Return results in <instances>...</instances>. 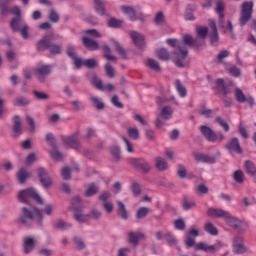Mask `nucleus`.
<instances>
[{
	"label": "nucleus",
	"mask_w": 256,
	"mask_h": 256,
	"mask_svg": "<svg viewBox=\"0 0 256 256\" xmlns=\"http://www.w3.org/2000/svg\"><path fill=\"white\" fill-rule=\"evenodd\" d=\"M207 215L212 219H224L228 227H231L235 231H240L241 233H245V231H247L249 227L247 223L231 215L229 211L223 210L221 208H209L207 211Z\"/></svg>",
	"instance_id": "obj_1"
},
{
	"label": "nucleus",
	"mask_w": 256,
	"mask_h": 256,
	"mask_svg": "<svg viewBox=\"0 0 256 256\" xmlns=\"http://www.w3.org/2000/svg\"><path fill=\"white\" fill-rule=\"evenodd\" d=\"M188 53L189 51H187L186 47L178 46L177 49L171 53H169L167 49L161 48L160 50H157L156 55L160 61H169V59H172L176 67H185L183 61L187 59Z\"/></svg>",
	"instance_id": "obj_2"
},
{
	"label": "nucleus",
	"mask_w": 256,
	"mask_h": 256,
	"mask_svg": "<svg viewBox=\"0 0 256 256\" xmlns=\"http://www.w3.org/2000/svg\"><path fill=\"white\" fill-rule=\"evenodd\" d=\"M54 38L55 33L44 35L36 43V50L39 52L48 51L50 55H61V53H63V44L53 43Z\"/></svg>",
	"instance_id": "obj_3"
},
{
	"label": "nucleus",
	"mask_w": 256,
	"mask_h": 256,
	"mask_svg": "<svg viewBox=\"0 0 256 256\" xmlns=\"http://www.w3.org/2000/svg\"><path fill=\"white\" fill-rule=\"evenodd\" d=\"M36 217L38 218V223H43V212H41V209L36 206L22 207L18 223L24 225V227H29Z\"/></svg>",
	"instance_id": "obj_4"
},
{
	"label": "nucleus",
	"mask_w": 256,
	"mask_h": 256,
	"mask_svg": "<svg viewBox=\"0 0 256 256\" xmlns=\"http://www.w3.org/2000/svg\"><path fill=\"white\" fill-rule=\"evenodd\" d=\"M31 199L36 201L38 205H43V198L37 193V191L33 188H27L21 190L18 194L19 203H24L25 205H29L31 207Z\"/></svg>",
	"instance_id": "obj_5"
},
{
	"label": "nucleus",
	"mask_w": 256,
	"mask_h": 256,
	"mask_svg": "<svg viewBox=\"0 0 256 256\" xmlns=\"http://www.w3.org/2000/svg\"><path fill=\"white\" fill-rule=\"evenodd\" d=\"M199 130L206 141H209L210 143H217V141L221 142L223 139H225V136L222 132H215L213 129H211V127L207 125H201Z\"/></svg>",
	"instance_id": "obj_6"
},
{
	"label": "nucleus",
	"mask_w": 256,
	"mask_h": 256,
	"mask_svg": "<svg viewBox=\"0 0 256 256\" xmlns=\"http://www.w3.org/2000/svg\"><path fill=\"white\" fill-rule=\"evenodd\" d=\"M253 6V1H246L242 4L239 19L240 27H245V25L251 21V17H253Z\"/></svg>",
	"instance_id": "obj_7"
},
{
	"label": "nucleus",
	"mask_w": 256,
	"mask_h": 256,
	"mask_svg": "<svg viewBox=\"0 0 256 256\" xmlns=\"http://www.w3.org/2000/svg\"><path fill=\"white\" fill-rule=\"evenodd\" d=\"M36 173L42 187H44V189H50V187L53 185V177H51L49 171L44 167H38L36 169Z\"/></svg>",
	"instance_id": "obj_8"
},
{
	"label": "nucleus",
	"mask_w": 256,
	"mask_h": 256,
	"mask_svg": "<svg viewBox=\"0 0 256 256\" xmlns=\"http://www.w3.org/2000/svg\"><path fill=\"white\" fill-rule=\"evenodd\" d=\"M130 165L145 175L151 171V165L144 158H132L130 159Z\"/></svg>",
	"instance_id": "obj_9"
},
{
	"label": "nucleus",
	"mask_w": 256,
	"mask_h": 256,
	"mask_svg": "<svg viewBox=\"0 0 256 256\" xmlns=\"http://www.w3.org/2000/svg\"><path fill=\"white\" fill-rule=\"evenodd\" d=\"M173 117V109L171 106H164L156 120V127L161 129L165 125V121H169Z\"/></svg>",
	"instance_id": "obj_10"
},
{
	"label": "nucleus",
	"mask_w": 256,
	"mask_h": 256,
	"mask_svg": "<svg viewBox=\"0 0 256 256\" xmlns=\"http://www.w3.org/2000/svg\"><path fill=\"white\" fill-rule=\"evenodd\" d=\"M229 87H235V82L233 81L226 82L223 78H218L216 80L215 89H217L220 93H222L224 97H227V95H230L231 90L229 89Z\"/></svg>",
	"instance_id": "obj_11"
},
{
	"label": "nucleus",
	"mask_w": 256,
	"mask_h": 256,
	"mask_svg": "<svg viewBox=\"0 0 256 256\" xmlns=\"http://www.w3.org/2000/svg\"><path fill=\"white\" fill-rule=\"evenodd\" d=\"M62 141L64 145H67L68 147H71L76 151H79V149H81V142L79 141V131L75 132L69 137H63Z\"/></svg>",
	"instance_id": "obj_12"
},
{
	"label": "nucleus",
	"mask_w": 256,
	"mask_h": 256,
	"mask_svg": "<svg viewBox=\"0 0 256 256\" xmlns=\"http://www.w3.org/2000/svg\"><path fill=\"white\" fill-rule=\"evenodd\" d=\"M222 247L223 244H221V242L209 246L204 242H200L195 246V251H204L205 253H217V251H219Z\"/></svg>",
	"instance_id": "obj_13"
},
{
	"label": "nucleus",
	"mask_w": 256,
	"mask_h": 256,
	"mask_svg": "<svg viewBox=\"0 0 256 256\" xmlns=\"http://www.w3.org/2000/svg\"><path fill=\"white\" fill-rule=\"evenodd\" d=\"M12 133L13 137L17 139L20 135H23V120H21V116L15 115L12 118Z\"/></svg>",
	"instance_id": "obj_14"
},
{
	"label": "nucleus",
	"mask_w": 256,
	"mask_h": 256,
	"mask_svg": "<svg viewBox=\"0 0 256 256\" xmlns=\"http://www.w3.org/2000/svg\"><path fill=\"white\" fill-rule=\"evenodd\" d=\"M225 147L228 153H236V155H243V148H241V142H239V138H232L226 144Z\"/></svg>",
	"instance_id": "obj_15"
},
{
	"label": "nucleus",
	"mask_w": 256,
	"mask_h": 256,
	"mask_svg": "<svg viewBox=\"0 0 256 256\" xmlns=\"http://www.w3.org/2000/svg\"><path fill=\"white\" fill-rule=\"evenodd\" d=\"M51 74V66L50 65H42L35 69V75L40 83H45V79L47 75Z\"/></svg>",
	"instance_id": "obj_16"
},
{
	"label": "nucleus",
	"mask_w": 256,
	"mask_h": 256,
	"mask_svg": "<svg viewBox=\"0 0 256 256\" xmlns=\"http://www.w3.org/2000/svg\"><path fill=\"white\" fill-rule=\"evenodd\" d=\"M130 37L137 49H145V36L137 31H131Z\"/></svg>",
	"instance_id": "obj_17"
},
{
	"label": "nucleus",
	"mask_w": 256,
	"mask_h": 256,
	"mask_svg": "<svg viewBox=\"0 0 256 256\" xmlns=\"http://www.w3.org/2000/svg\"><path fill=\"white\" fill-rule=\"evenodd\" d=\"M192 157H194L195 161H201L202 163H209L210 165H215L217 163V159L213 156H209L207 154L193 152Z\"/></svg>",
	"instance_id": "obj_18"
},
{
	"label": "nucleus",
	"mask_w": 256,
	"mask_h": 256,
	"mask_svg": "<svg viewBox=\"0 0 256 256\" xmlns=\"http://www.w3.org/2000/svg\"><path fill=\"white\" fill-rule=\"evenodd\" d=\"M193 237H199V230H197L194 227H192L190 231L186 234V237H185L186 247L191 248V247L197 246L195 245V239Z\"/></svg>",
	"instance_id": "obj_19"
},
{
	"label": "nucleus",
	"mask_w": 256,
	"mask_h": 256,
	"mask_svg": "<svg viewBox=\"0 0 256 256\" xmlns=\"http://www.w3.org/2000/svg\"><path fill=\"white\" fill-rule=\"evenodd\" d=\"M117 216L122 221H128L129 219V211H127V206L121 200L117 201Z\"/></svg>",
	"instance_id": "obj_20"
},
{
	"label": "nucleus",
	"mask_w": 256,
	"mask_h": 256,
	"mask_svg": "<svg viewBox=\"0 0 256 256\" xmlns=\"http://www.w3.org/2000/svg\"><path fill=\"white\" fill-rule=\"evenodd\" d=\"M195 11H197V4H187L184 12L185 21H195Z\"/></svg>",
	"instance_id": "obj_21"
},
{
	"label": "nucleus",
	"mask_w": 256,
	"mask_h": 256,
	"mask_svg": "<svg viewBox=\"0 0 256 256\" xmlns=\"http://www.w3.org/2000/svg\"><path fill=\"white\" fill-rule=\"evenodd\" d=\"M88 79L90 83L94 87H96V89H98L99 91H105V88L103 87V81L101 80V78H99V76H97L95 72L88 73Z\"/></svg>",
	"instance_id": "obj_22"
},
{
	"label": "nucleus",
	"mask_w": 256,
	"mask_h": 256,
	"mask_svg": "<svg viewBox=\"0 0 256 256\" xmlns=\"http://www.w3.org/2000/svg\"><path fill=\"white\" fill-rule=\"evenodd\" d=\"M82 43L89 51H97L99 49V42L95 41L93 38L83 36Z\"/></svg>",
	"instance_id": "obj_23"
},
{
	"label": "nucleus",
	"mask_w": 256,
	"mask_h": 256,
	"mask_svg": "<svg viewBox=\"0 0 256 256\" xmlns=\"http://www.w3.org/2000/svg\"><path fill=\"white\" fill-rule=\"evenodd\" d=\"M216 13H218L219 15V23H220V27H223V23L225 21V3L223 2V0H219L216 3V9H215Z\"/></svg>",
	"instance_id": "obj_24"
},
{
	"label": "nucleus",
	"mask_w": 256,
	"mask_h": 256,
	"mask_svg": "<svg viewBox=\"0 0 256 256\" xmlns=\"http://www.w3.org/2000/svg\"><path fill=\"white\" fill-rule=\"evenodd\" d=\"M16 177L18 179V183L23 185L24 183H27V179L31 178V172L27 171L25 168H20L16 173Z\"/></svg>",
	"instance_id": "obj_25"
},
{
	"label": "nucleus",
	"mask_w": 256,
	"mask_h": 256,
	"mask_svg": "<svg viewBox=\"0 0 256 256\" xmlns=\"http://www.w3.org/2000/svg\"><path fill=\"white\" fill-rule=\"evenodd\" d=\"M139 239H145V234L141 232H130L128 234V241L134 247H137V245H139Z\"/></svg>",
	"instance_id": "obj_26"
},
{
	"label": "nucleus",
	"mask_w": 256,
	"mask_h": 256,
	"mask_svg": "<svg viewBox=\"0 0 256 256\" xmlns=\"http://www.w3.org/2000/svg\"><path fill=\"white\" fill-rule=\"evenodd\" d=\"M94 9L98 15H101V17L105 15L109 16V14H107V9H105V2H103V0H94Z\"/></svg>",
	"instance_id": "obj_27"
},
{
	"label": "nucleus",
	"mask_w": 256,
	"mask_h": 256,
	"mask_svg": "<svg viewBox=\"0 0 256 256\" xmlns=\"http://www.w3.org/2000/svg\"><path fill=\"white\" fill-rule=\"evenodd\" d=\"M23 248H24V253L26 255H29V253H31V251L35 249V239L32 237L24 238Z\"/></svg>",
	"instance_id": "obj_28"
},
{
	"label": "nucleus",
	"mask_w": 256,
	"mask_h": 256,
	"mask_svg": "<svg viewBox=\"0 0 256 256\" xmlns=\"http://www.w3.org/2000/svg\"><path fill=\"white\" fill-rule=\"evenodd\" d=\"M121 10L124 13V15H127L129 17L130 21H137V11L135 8L131 6H121Z\"/></svg>",
	"instance_id": "obj_29"
},
{
	"label": "nucleus",
	"mask_w": 256,
	"mask_h": 256,
	"mask_svg": "<svg viewBox=\"0 0 256 256\" xmlns=\"http://www.w3.org/2000/svg\"><path fill=\"white\" fill-rule=\"evenodd\" d=\"M244 169L247 175H250V177H255L256 175V167L255 163L251 160H246L244 162Z\"/></svg>",
	"instance_id": "obj_30"
},
{
	"label": "nucleus",
	"mask_w": 256,
	"mask_h": 256,
	"mask_svg": "<svg viewBox=\"0 0 256 256\" xmlns=\"http://www.w3.org/2000/svg\"><path fill=\"white\" fill-rule=\"evenodd\" d=\"M99 193V187L95 183H90L84 192V197H95Z\"/></svg>",
	"instance_id": "obj_31"
},
{
	"label": "nucleus",
	"mask_w": 256,
	"mask_h": 256,
	"mask_svg": "<svg viewBox=\"0 0 256 256\" xmlns=\"http://www.w3.org/2000/svg\"><path fill=\"white\" fill-rule=\"evenodd\" d=\"M23 25V17H14L10 22L11 29L15 32L21 31Z\"/></svg>",
	"instance_id": "obj_32"
},
{
	"label": "nucleus",
	"mask_w": 256,
	"mask_h": 256,
	"mask_svg": "<svg viewBox=\"0 0 256 256\" xmlns=\"http://www.w3.org/2000/svg\"><path fill=\"white\" fill-rule=\"evenodd\" d=\"M110 153L112 155L113 161H115L116 163H119V161H121V147L117 145H112L110 147Z\"/></svg>",
	"instance_id": "obj_33"
},
{
	"label": "nucleus",
	"mask_w": 256,
	"mask_h": 256,
	"mask_svg": "<svg viewBox=\"0 0 256 256\" xmlns=\"http://www.w3.org/2000/svg\"><path fill=\"white\" fill-rule=\"evenodd\" d=\"M71 208L74 212L83 210V201H81L80 196H75L71 200Z\"/></svg>",
	"instance_id": "obj_34"
},
{
	"label": "nucleus",
	"mask_w": 256,
	"mask_h": 256,
	"mask_svg": "<svg viewBox=\"0 0 256 256\" xmlns=\"http://www.w3.org/2000/svg\"><path fill=\"white\" fill-rule=\"evenodd\" d=\"M74 219L77 221V223H87V221H89V215L83 214V210H78L74 212Z\"/></svg>",
	"instance_id": "obj_35"
},
{
	"label": "nucleus",
	"mask_w": 256,
	"mask_h": 256,
	"mask_svg": "<svg viewBox=\"0 0 256 256\" xmlns=\"http://www.w3.org/2000/svg\"><path fill=\"white\" fill-rule=\"evenodd\" d=\"M29 103H31V101L25 96L17 97L13 101L14 107H26V105H29Z\"/></svg>",
	"instance_id": "obj_36"
},
{
	"label": "nucleus",
	"mask_w": 256,
	"mask_h": 256,
	"mask_svg": "<svg viewBox=\"0 0 256 256\" xmlns=\"http://www.w3.org/2000/svg\"><path fill=\"white\" fill-rule=\"evenodd\" d=\"M155 161H156L155 167L158 171H167L168 169L167 160L161 157H156Z\"/></svg>",
	"instance_id": "obj_37"
},
{
	"label": "nucleus",
	"mask_w": 256,
	"mask_h": 256,
	"mask_svg": "<svg viewBox=\"0 0 256 256\" xmlns=\"http://www.w3.org/2000/svg\"><path fill=\"white\" fill-rule=\"evenodd\" d=\"M175 88L179 93L180 97H187V88H185V85L181 83V80L177 79L175 81Z\"/></svg>",
	"instance_id": "obj_38"
},
{
	"label": "nucleus",
	"mask_w": 256,
	"mask_h": 256,
	"mask_svg": "<svg viewBox=\"0 0 256 256\" xmlns=\"http://www.w3.org/2000/svg\"><path fill=\"white\" fill-rule=\"evenodd\" d=\"M182 207H183L184 211H189L190 209L197 207V203L195 201H189L187 196H183Z\"/></svg>",
	"instance_id": "obj_39"
},
{
	"label": "nucleus",
	"mask_w": 256,
	"mask_h": 256,
	"mask_svg": "<svg viewBox=\"0 0 256 256\" xmlns=\"http://www.w3.org/2000/svg\"><path fill=\"white\" fill-rule=\"evenodd\" d=\"M164 239L170 246L177 245V238H175V235H173V232L165 231Z\"/></svg>",
	"instance_id": "obj_40"
},
{
	"label": "nucleus",
	"mask_w": 256,
	"mask_h": 256,
	"mask_svg": "<svg viewBox=\"0 0 256 256\" xmlns=\"http://www.w3.org/2000/svg\"><path fill=\"white\" fill-rule=\"evenodd\" d=\"M55 229H60L61 231H65L66 229H71V224L59 219L53 222Z\"/></svg>",
	"instance_id": "obj_41"
},
{
	"label": "nucleus",
	"mask_w": 256,
	"mask_h": 256,
	"mask_svg": "<svg viewBox=\"0 0 256 256\" xmlns=\"http://www.w3.org/2000/svg\"><path fill=\"white\" fill-rule=\"evenodd\" d=\"M75 249L77 251H83L87 245H85V241H83V238L79 236H74L73 238Z\"/></svg>",
	"instance_id": "obj_42"
},
{
	"label": "nucleus",
	"mask_w": 256,
	"mask_h": 256,
	"mask_svg": "<svg viewBox=\"0 0 256 256\" xmlns=\"http://www.w3.org/2000/svg\"><path fill=\"white\" fill-rule=\"evenodd\" d=\"M121 25H123V20H119L115 17H111L107 22V26L110 27V29H119Z\"/></svg>",
	"instance_id": "obj_43"
},
{
	"label": "nucleus",
	"mask_w": 256,
	"mask_h": 256,
	"mask_svg": "<svg viewBox=\"0 0 256 256\" xmlns=\"http://www.w3.org/2000/svg\"><path fill=\"white\" fill-rule=\"evenodd\" d=\"M233 179L238 185L245 183V174L241 170H236L233 173Z\"/></svg>",
	"instance_id": "obj_44"
},
{
	"label": "nucleus",
	"mask_w": 256,
	"mask_h": 256,
	"mask_svg": "<svg viewBox=\"0 0 256 256\" xmlns=\"http://www.w3.org/2000/svg\"><path fill=\"white\" fill-rule=\"evenodd\" d=\"M112 42L114 43L115 50L121 55L122 59H127V51L121 46V43L117 40H112Z\"/></svg>",
	"instance_id": "obj_45"
},
{
	"label": "nucleus",
	"mask_w": 256,
	"mask_h": 256,
	"mask_svg": "<svg viewBox=\"0 0 256 256\" xmlns=\"http://www.w3.org/2000/svg\"><path fill=\"white\" fill-rule=\"evenodd\" d=\"M45 141L48 143L49 146L52 147V149H57V139L55 138V135H53V133H47L45 135Z\"/></svg>",
	"instance_id": "obj_46"
},
{
	"label": "nucleus",
	"mask_w": 256,
	"mask_h": 256,
	"mask_svg": "<svg viewBox=\"0 0 256 256\" xmlns=\"http://www.w3.org/2000/svg\"><path fill=\"white\" fill-rule=\"evenodd\" d=\"M147 67H149V69H152V71H156V73L161 72V66L159 65V62H157L153 58L148 59Z\"/></svg>",
	"instance_id": "obj_47"
},
{
	"label": "nucleus",
	"mask_w": 256,
	"mask_h": 256,
	"mask_svg": "<svg viewBox=\"0 0 256 256\" xmlns=\"http://www.w3.org/2000/svg\"><path fill=\"white\" fill-rule=\"evenodd\" d=\"M149 213H151V209L148 207H141L137 210L136 219H145Z\"/></svg>",
	"instance_id": "obj_48"
},
{
	"label": "nucleus",
	"mask_w": 256,
	"mask_h": 256,
	"mask_svg": "<svg viewBox=\"0 0 256 256\" xmlns=\"http://www.w3.org/2000/svg\"><path fill=\"white\" fill-rule=\"evenodd\" d=\"M204 231H206V233H209V235L212 236L219 235V231H217V228L214 227L213 223L211 222L205 224Z\"/></svg>",
	"instance_id": "obj_49"
},
{
	"label": "nucleus",
	"mask_w": 256,
	"mask_h": 256,
	"mask_svg": "<svg viewBox=\"0 0 256 256\" xmlns=\"http://www.w3.org/2000/svg\"><path fill=\"white\" fill-rule=\"evenodd\" d=\"M234 95H235V99H236V101H238V103H245L247 96H245V94L243 93V90H241V88H236Z\"/></svg>",
	"instance_id": "obj_50"
},
{
	"label": "nucleus",
	"mask_w": 256,
	"mask_h": 256,
	"mask_svg": "<svg viewBox=\"0 0 256 256\" xmlns=\"http://www.w3.org/2000/svg\"><path fill=\"white\" fill-rule=\"evenodd\" d=\"M103 51L105 59H107L108 61H117V57L111 55V47H109V45H104Z\"/></svg>",
	"instance_id": "obj_51"
},
{
	"label": "nucleus",
	"mask_w": 256,
	"mask_h": 256,
	"mask_svg": "<svg viewBox=\"0 0 256 256\" xmlns=\"http://www.w3.org/2000/svg\"><path fill=\"white\" fill-rule=\"evenodd\" d=\"M50 156L54 161H63V154L59 151V147L50 151Z\"/></svg>",
	"instance_id": "obj_52"
},
{
	"label": "nucleus",
	"mask_w": 256,
	"mask_h": 256,
	"mask_svg": "<svg viewBox=\"0 0 256 256\" xmlns=\"http://www.w3.org/2000/svg\"><path fill=\"white\" fill-rule=\"evenodd\" d=\"M199 115H202V117H206V119H209L211 115H213V110L207 109L206 105L203 104L201 108L198 110Z\"/></svg>",
	"instance_id": "obj_53"
},
{
	"label": "nucleus",
	"mask_w": 256,
	"mask_h": 256,
	"mask_svg": "<svg viewBox=\"0 0 256 256\" xmlns=\"http://www.w3.org/2000/svg\"><path fill=\"white\" fill-rule=\"evenodd\" d=\"M11 1L13 0H0V8L2 15H7V13L11 11V9H9V6H7V4L11 3Z\"/></svg>",
	"instance_id": "obj_54"
},
{
	"label": "nucleus",
	"mask_w": 256,
	"mask_h": 256,
	"mask_svg": "<svg viewBox=\"0 0 256 256\" xmlns=\"http://www.w3.org/2000/svg\"><path fill=\"white\" fill-rule=\"evenodd\" d=\"M130 189L134 197H139V195L143 193V190L141 189V185H139L137 182H133Z\"/></svg>",
	"instance_id": "obj_55"
},
{
	"label": "nucleus",
	"mask_w": 256,
	"mask_h": 256,
	"mask_svg": "<svg viewBox=\"0 0 256 256\" xmlns=\"http://www.w3.org/2000/svg\"><path fill=\"white\" fill-rule=\"evenodd\" d=\"M61 177L64 181H69L71 179V168L69 166H64L61 169Z\"/></svg>",
	"instance_id": "obj_56"
},
{
	"label": "nucleus",
	"mask_w": 256,
	"mask_h": 256,
	"mask_svg": "<svg viewBox=\"0 0 256 256\" xmlns=\"http://www.w3.org/2000/svg\"><path fill=\"white\" fill-rule=\"evenodd\" d=\"M83 65L88 69H95L99 65V62L95 58L87 59L83 61Z\"/></svg>",
	"instance_id": "obj_57"
},
{
	"label": "nucleus",
	"mask_w": 256,
	"mask_h": 256,
	"mask_svg": "<svg viewBox=\"0 0 256 256\" xmlns=\"http://www.w3.org/2000/svg\"><path fill=\"white\" fill-rule=\"evenodd\" d=\"M196 33L200 39H205L207 37V33H209V28L200 26L196 29Z\"/></svg>",
	"instance_id": "obj_58"
},
{
	"label": "nucleus",
	"mask_w": 256,
	"mask_h": 256,
	"mask_svg": "<svg viewBox=\"0 0 256 256\" xmlns=\"http://www.w3.org/2000/svg\"><path fill=\"white\" fill-rule=\"evenodd\" d=\"M91 101L94 103V107L98 109V111L105 109V103H103L98 97H91Z\"/></svg>",
	"instance_id": "obj_59"
},
{
	"label": "nucleus",
	"mask_w": 256,
	"mask_h": 256,
	"mask_svg": "<svg viewBox=\"0 0 256 256\" xmlns=\"http://www.w3.org/2000/svg\"><path fill=\"white\" fill-rule=\"evenodd\" d=\"M48 19L50 23H59V13H57L55 9L51 8Z\"/></svg>",
	"instance_id": "obj_60"
},
{
	"label": "nucleus",
	"mask_w": 256,
	"mask_h": 256,
	"mask_svg": "<svg viewBox=\"0 0 256 256\" xmlns=\"http://www.w3.org/2000/svg\"><path fill=\"white\" fill-rule=\"evenodd\" d=\"M216 123H218V125H220V127H222V129L227 133L229 132V124L227 123V121H225V119H223L221 116H217L216 117Z\"/></svg>",
	"instance_id": "obj_61"
},
{
	"label": "nucleus",
	"mask_w": 256,
	"mask_h": 256,
	"mask_svg": "<svg viewBox=\"0 0 256 256\" xmlns=\"http://www.w3.org/2000/svg\"><path fill=\"white\" fill-rule=\"evenodd\" d=\"M233 252L236 255H241L243 253H247V247H245V245H243V244H236L235 246H233Z\"/></svg>",
	"instance_id": "obj_62"
},
{
	"label": "nucleus",
	"mask_w": 256,
	"mask_h": 256,
	"mask_svg": "<svg viewBox=\"0 0 256 256\" xmlns=\"http://www.w3.org/2000/svg\"><path fill=\"white\" fill-rule=\"evenodd\" d=\"M227 57H229V50L220 51L217 56L216 63H218V65H221V63H223V59H227Z\"/></svg>",
	"instance_id": "obj_63"
},
{
	"label": "nucleus",
	"mask_w": 256,
	"mask_h": 256,
	"mask_svg": "<svg viewBox=\"0 0 256 256\" xmlns=\"http://www.w3.org/2000/svg\"><path fill=\"white\" fill-rule=\"evenodd\" d=\"M227 71L232 75V77H241V69L237 66H230L227 68Z\"/></svg>",
	"instance_id": "obj_64"
}]
</instances>
